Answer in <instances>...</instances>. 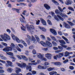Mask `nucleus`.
<instances>
[{
	"label": "nucleus",
	"instance_id": "nucleus-1",
	"mask_svg": "<svg viewBox=\"0 0 75 75\" xmlns=\"http://www.w3.org/2000/svg\"><path fill=\"white\" fill-rule=\"evenodd\" d=\"M17 65L19 67H20L21 68H25V67H26L27 70L29 69V71H31V67L30 66H27L26 64L25 63L22 62L21 63V64L17 63Z\"/></svg>",
	"mask_w": 75,
	"mask_h": 75
},
{
	"label": "nucleus",
	"instance_id": "nucleus-2",
	"mask_svg": "<svg viewBox=\"0 0 75 75\" xmlns=\"http://www.w3.org/2000/svg\"><path fill=\"white\" fill-rule=\"evenodd\" d=\"M0 36L5 41H7V40H10V36L6 33H4V35H1Z\"/></svg>",
	"mask_w": 75,
	"mask_h": 75
},
{
	"label": "nucleus",
	"instance_id": "nucleus-3",
	"mask_svg": "<svg viewBox=\"0 0 75 75\" xmlns=\"http://www.w3.org/2000/svg\"><path fill=\"white\" fill-rule=\"evenodd\" d=\"M25 28H27L28 31L30 32H31V30L30 28L33 30L35 29L34 26L33 25H30L29 27L28 25H26L25 26Z\"/></svg>",
	"mask_w": 75,
	"mask_h": 75
},
{
	"label": "nucleus",
	"instance_id": "nucleus-4",
	"mask_svg": "<svg viewBox=\"0 0 75 75\" xmlns=\"http://www.w3.org/2000/svg\"><path fill=\"white\" fill-rule=\"evenodd\" d=\"M3 51L5 52H9L10 51H12V48H11L10 47H6L3 49Z\"/></svg>",
	"mask_w": 75,
	"mask_h": 75
},
{
	"label": "nucleus",
	"instance_id": "nucleus-5",
	"mask_svg": "<svg viewBox=\"0 0 75 75\" xmlns=\"http://www.w3.org/2000/svg\"><path fill=\"white\" fill-rule=\"evenodd\" d=\"M45 56L48 59H51L52 55L51 54L48 53L45 54Z\"/></svg>",
	"mask_w": 75,
	"mask_h": 75
},
{
	"label": "nucleus",
	"instance_id": "nucleus-6",
	"mask_svg": "<svg viewBox=\"0 0 75 75\" xmlns=\"http://www.w3.org/2000/svg\"><path fill=\"white\" fill-rule=\"evenodd\" d=\"M47 66L44 67L41 65H39L38 66V68L40 69H47Z\"/></svg>",
	"mask_w": 75,
	"mask_h": 75
},
{
	"label": "nucleus",
	"instance_id": "nucleus-7",
	"mask_svg": "<svg viewBox=\"0 0 75 75\" xmlns=\"http://www.w3.org/2000/svg\"><path fill=\"white\" fill-rule=\"evenodd\" d=\"M65 4L68 6L69 4H72V1L71 0H67L65 2Z\"/></svg>",
	"mask_w": 75,
	"mask_h": 75
},
{
	"label": "nucleus",
	"instance_id": "nucleus-8",
	"mask_svg": "<svg viewBox=\"0 0 75 75\" xmlns=\"http://www.w3.org/2000/svg\"><path fill=\"white\" fill-rule=\"evenodd\" d=\"M51 13H52V16H54V18L56 20H57V21H58L59 20V19L58 18L57 16H56V15H55V13H54V12H51Z\"/></svg>",
	"mask_w": 75,
	"mask_h": 75
},
{
	"label": "nucleus",
	"instance_id": "nucleus-9",
	"mask_svg": "<svg viewBox=\"0 0 75 75\" xmlns=\"http://www.w3.org/2000/svg\"><path fill=\"white\" fill-rule=\"evenodd\" d=\"M50 31L51 32V33H52V34H53L54 35H56L57 34V32H56V31L54 29H50Z\"/></svg>",
	"mask_w": 75,
	"mask_h": 75
},
{
	"label": "nucleus",
	"instance_id": "nucleus-10",
	"mask_svg": "<svg viewBox=\"0 0 75 75\" xmlns=\"http://www.w3.org/2000/svg\"><path fill=\"white\" fill-rule=\"evenodd\" d=\"M46 44L47 45V46L49 47H52V43L48 41H47L46 42Z\"/></svg>",
	"mask_w": 75,
	"mask_h": 75
},
{
	"label": "nucleus",
	"instance_id": "nucleus-11",
	"mask_svg": "<svg viewBox=\"0 0 75 75\" xmlns=\"http://www.w3.org/2000/svg\"><path fill=\"white\" fill-rule=\"evenodd\" d=\"M59 14L62 17H66L67 18H68V16L66 15V14H65V13H59Z\"/></svg>",
	"mask_w": 75,
	"mask_h": 75
},
{
	"label": "nucleus",
	"instance_id": "nucleus-12",
	"mask_svg": "<svg viewBox=\"0 0 75 75\" xmlns=\"http://www.w3.org/2000/svg\"><path fill=\"white\" fill-rule=\"evenodd\" d=\"M6 62L10 67H14V65L12 64H13V63L11 62L10 61H6Z\"/></svg>",
	"mask_w": 75,
	"mask_h": 75
},
{
	"label": "nucleus",
	"instance_id": "nucleus-13",
	"mask_svg": "<svg viewBox=\"0 0 75 75\" xmlns=\"http://www.w3.org/2000/svg\"><path fill=\"white\" fill-rule=\"evenodd\" d=\"M40 19L43 25H47V23H46V22L45 20H44L42 18H41Z\"/></svg>",
	"mask_w": 75,
	"mask_h": 75
},
{
	"label": "nucleus",
	"instance_id": "nucleus-14",
	"mask_svg": "<svg viewBox=\"0 0 75 75\" xmlns=\"http://www.w3.org/2000/svg\"><path fill=\"white\" fill-rule=\"evenodd\" d=\"M32 40L33 41V42H34L35 44L37 43V41H36L35 38L33 35L32 36Z\"/></svg>",
	"mask_w": 75,
	"mask_h": 75
},
{
	"label": "nucleus",
	"instance_id": "nucleus-15",
	"mask_svg": "<svg viewBox=\"0 0 75 75\" xmlns=\"http://www.w3.org/2000/svg\"><path fill=\"white\" fill-rule=\"evenodd\" d=\"M44 6L45 7V8L47 9V10H50V9L51 8L50 6L47 4H45L44 5Z\"/></svg>",
	"mask_w": 75,
	"mask_h": 75
},
{
	"label": "nucleus",
	"instance_id": "nucleus-16",
	"mask_svg": "<svg viewBox=\"0 0 75 75\" xmlns=\"http://www.w3.org/2000/svg\"><path fill=\"white\" fill-rule=\"evenodd\" d=\"M21 57L23 60H24L26 61H28V58H27L25 56L23 55H21Z\"/></svg>",
	"mask_w": 75,
	"mask_h": 75
},
{
	"label": "nucleus",
	"instance_id": "nucleus-17",
	"mask_svg": "<svg viewBox=\"0 0 75 75\" xmlns=\"http://www.w3.org/2000/svg\"><path fill=\"white\" fill-rule=\"evenodd\" d=\"M37 56L38 58H40L41 59L42 58L43 56L40 53H38L37 55Z\"/></svg>",
	"mask_w": 75,
	"mask_h": 75
},
{
	"label": "nucleus",
	"instance_id": "nucleus-18",
	"mask_svg": "<svg viewBox=\"0 0 75 75\" xmlns=\"http://www.w3.org/2000/svg\"><path fill=\"white\" fill-rule=\"evenodd\" d=\"M64 24L65 25V28H70L71 27L69 26V25L68 24H67L66 23H64Z\"/></svg>",
	"mask_w": 75,
	"mask_h": 75
},
{
	"label": "nucleus",
	"instance_id": "nucleus-19",
	"mask_svg": "<svg viewBox=\"0 0 75 75\" xmlns=\"http://www.w3.org/2000/svg\"><path fill=\"white\" fill-rule=\"evenodd\" d=\"M21 70L20 68L16 67V72L17 74H18L19 72H21Z\"/></svg>",
	"mask_w": 75,
	"mask_h": 75
},
{
	"label": "nucleus",
	"instance_id": "nucleus-20",
	"mask_svg": "<svg viewBox=\"0 0 75 75\" xmlns=\"http://www.w3.org/2000/svg\"><path fill=\"white\" fill-rule=\"evenodd\" d=\"M10 48H12V50H13V48H14L16 47V45H15L14 44V43H11L10 45Z\"/></svg>",
	"mask_w": 75,
	"mask_h": 75
},
{
	"label": "nucleus",
	"instance_id": "nucleus-21",
	"mask_svg": "<svg viewBox=\"0 0 75 75\" xmlns=\"http://www.w3.org/2000/svg\"><path fill=\"white\" fill-rule=\"evenodd\" d=\"M50 37H51L52 40H53V41H56V42H58V40H57V39H56V38H55V37L52 35H50Z\"/></svg>",
	"mask_w": 75,
	"mask_h": 75
},
{
	"label": "nucleus",
	"instance_id": "nucleus-22",
	"mask_svg": "<svg viewBox=\"0 0 75 75\" xmlns=\"http://www.w3.org/2000/svg\"><path fill=\"white\" fill-rule=\"evenodd\" d=\"M13 71V69L11 68H8L7 69V71L8 72H10V73H11Z\"/></svg>",
	"mask_w": 75,
	"mask_h": 75
},
{
	"label": "nucleus",
	"instance_id": "nucleus-23",
	"mask_svg": "<svg viewBox=\"0 0 75 75\" xmlns=\"http://www.w3.org/2000/svg\"><path fill=\"white\" fill-rule=\"evenodd\" d=\"M59 8V10H60V11L61 12H63V10H65V9H66V8L65 7H64L63 8V9L61 8L60 7H58Z\"/></svg>",
	"mask_w": 75,
	"mask_h": 75
},
{
	"label": "nucleus",
	"instance_id": "nucleus-24",
	"mask_svg": "<svg viewBox=\"0 0 75 75\" xmlns=\"http://www.w3.org/2000/svg\"><path fill=\"white\" fill-rule=\"evenodd\" d=\"M29 61L30 62H31L32 63H34L35 62V61L33 60L34 59H32L30 58H29Z\"/></svg>",
	"mask_w": 75,
	"mask_h": 75
},
{
	"label": "nucleus",
	"instance_id": "nucleus-25",
	"mask_svg": "<svg viewBox=\"0 0 75 75\" xmlns=\"http://www.w3.org/2000/svg\"><path fill=\"white\" fill-rule=\"evenodd\" d=\"M54 65H61L62 64L60 62H56L54 63Z\"/></svg>",
	"mask_w": 75,
	"mask_h": 75
},
{
	"label": "nucleus",
	"instance_id": "nucleus-26",
	"mask_svg": "<svg viewBox=\"0 0 75 75\" xmlns=\"http://www.w3.org/2000/svg\"><path fill=\"white\" fill-rule=\"evenodd\" d=\"M29 65H37V62H35L33 63H28Z\"/></svg>",
	"mask_w": 75,
	"mask_h": 75
},
{
	"label": "nucleus",
	"instance_id": "nucleus-27",
	"mask_svg": "<svg viewBox=\"0 0 75 75\" xmlns=\"http://www.w3.org/2000/svg\"><path fill=\"white\" fill-rule=\"evenodd\" d=\"M11 36L12 37V38L13 40H16V38H17V37H16L15 35L12 34H11Z\"/></svg>",
	"mask_w": 75,
	"mask_h": 75
},
{
	"label": "nucleus",
	"instance_id": "nucleus-28",
	"mask_svg": "<svg viewBox=\"0 0 75 75\" xmlns=\"http://www.w3.org/2000/svg\"><path fill=\"white\" fill-rule=\"evenodd\" d=\"M62 38H63V39H64V40H65L66 42H67V43H69V42H68V40L67 38H66L65 37H64V36H62Z\"/></svg>",
	"mask_w": 75,
	"mask_h": 75
},
{
	"label": "nucleus",
	"instance_id": "nucleus-29",
	"mask_svg": "<svg viewBox=\"0 0 75 75\" xmlns=\"http://www.w3.org/2000/svg\"><path fill=\"white\" fill-rule=\"evenodd\" d=\"M6 53L7 54H8V55L12 56V57L13 56V55H14L13 53L11 52H6Z\"/></svg>",
	"mask_w": 75,
	"mask_h": 75
},
{
	"label": "nucleus",
	"instance_id": "nucleus-30",
	"mask_svg": "<svg viewBox=\"0 0 75 75\" xmlns=\"http://www.w3.org/2000/svg\"><path fill=\"white\" fill-rule=\"evenodd\" d=\"M40 43L43 47H46V44L44 42L42 41Z\"/></svg>",
	"mask_w": 75,
	"mask_h": 75
},
{
	"label": "nucleus",
	"instance_id": "nucleus-31",
	"mask_svg": "<svg viewBox=\"0 0 75 75\" xmlns=\"http://www.w3.org/2000/svg\"><path fill=\"white\" fill-rule=\"evenodd\" d=\"M35 37L37 41H38V42H40V38H39V37H38V36L35 35Z\"/></svg>",
	"mask_w": 75,
	"mask_h": 75
},
{
	"label": "nucleus",
	"instance_id": "nucleus-32",
	"mask_svg": "<svg viewBox=\"0 0 75 75\" xmlns=\"http://www.w3.org/2000/svg\"><path fill=\"white\" fill-rule=\"evenodd\" d=\"M38 28L40 29V30H42V31H46V29L42 27L39 26Z\"/></svg>",
	"mask_w": 75,
	"mask_h": 75
},
{
	"label": "nucleus",
	"instance_id": "nucleus-33",
	"mask_svg": "<svg viewBox=\"0 0 75 75\" xmlns=\"http://www.w3.org/2000/svg\"><path fill=\"white\" fill-rule=\"evenodd\" d=\"M69 55V52H68L66 51L65 52V55H64L65 57H68V56Z\"/></svg>",
	"mask_w": 75,
	"mask_h": 75
},
{
	"label": "nucleus",
	"instance_id": "nucleus-34",
	"mask_svg": "<svg viewBox=\"0 0 75 75\" xmlns=\"http://www.w3.org/2000/svg\"><path fill=\"white\" fill-rule=\"evenodd\" d=\"M57 71H52L50 72V75H53L55 74H57Z\"/></svg>",
	"mask_w": 75,
	"mask_h": 75
},
{
	"label": "nucleus",
	"instance_id": "nucleus-35",
	"mask_svg": "<svg viewBox=\"0 0 75 75\" xmlns=\"http://www.w3.org/2000/svg\"><path fill=\"white\" fill-rule=\"evenodd\" d=\"M59 41L60 42V43H61L62 44H65V41H64L63 40H59Z\"/></svg>",
	"mask_w": 75,
	"mask_h": 75
},
{
	"label": "nucleus",
	"instance_id": "nucleus-36",
	"mask_svg": "<svg viewBox=\"0 0 75 75\" xmlns=\"http://www.w3.org/2000/svg\"><path fill=\"white\" fill-rule=\"evenodd\" d=\"M16 48L17 49V50L19 51V52H21V49L18 47H16Z\"/></svg>",
	"mask_w": 75,
	"mask_h": 75
},
{
	"label": "nucleus",
	"instance_id": "nucleus-37",
	"mask_svg": "<svg viewBox=\"0 0 75 75\" xmlns=\"http://www.w3.org/2000/svg\"><path fill=\"white\" fill-rule=\"evenodd\" d=\"M11 58L13 59L12 62H14V61L16 60V58L14 57H11Z\"/></svg>",
	"mask_w": 75,
	"mask_h": 75
},
{
	"label": "nucleus",
	"instance_id": "nucleus-38",
	"mask_svg": "<svg viewBox=\"0 0 75 75\" xmlns=\"http://www.w3.org/2000/svg\"><path fill=\"white\" fill-rule=\"evenodd\" d=\"M57 17L61 20L62 21H64V19L61 16H60L59 15H57Z\"/></svg>",
	"mask_w": 75,
	"mask_h": 75
},
{
	"label": "nucleus",
	"instance_id": "nucleus-39",
	"mask_svg": "<svg viewBox=\"0 0 75 75\" xmlns=\"http://www.w3.org/2000/svg\"><path fill=\"white\" fill-rule=\"evenodd\" d=\"M54 68H49L47 69L48 71H52L54 70Z\"/></svg>",
	"mask_w": 75,
	"mask_h": 75
},
{
	"label": "nucleus",
	"instance_id": "nucleus-40",
	"mask_svg": "<svg viewBox=\"0 0 75 75\" xmlns=\"http://www.w3.org/2000/svg\"><path fill=\"white\" fill-rule=\"evenodd\" d=\"M41 60H42V61H47V59L45 57H44L43 56L42 57V59H41Z\"/></svg>",
	"mask_w": 75,
	"mask_h": 75
},
{
	"label": "nucleus",
	"instance_id": "nucleus-41",
	"mask_svg": "<svg viewBox=\"0 0 75 75\" xmlns=\"http://www.w3.org/2000/svg\"><path fill=\"white\" fill-rule=\"evenodd\" d=\"M1 58L2 59H3L4 60H5L7 59V58L6 57H4V56H2L1 57Z\"/></svg>",
	"mask_w": 75,
	"mask_h": 75
},
{
	"label": "nucleus",
	"instance_id": "nucleus-42",
	"mask_svg": "<svg viewBox=\"0 0 75 75\" xmlns=\"http://www.w3.org/2000/svg\"><path fill=\"white\" fill-rule=\"evenodd\" d=\"M52 2L54 3H55V4H57V5H58L59 4L57 2L55 1L54 0H52Z\"/></svg>",
	"mask_w": 75,
	"mask_h": 75
},
{
	"label": "nucleus",
	"instance_id": "nucleus-43",
	"mask_svg": "<svg viewBox=\"0 0 75 75\" xmlns=\"http://www.w3.org/2000/svg\"><path fill=\"white\" fill-rule=\"evenodd\" d=\"M52 43L53 45L54 46H57V43L55 42L54 41H52Z\"/></svg>",
	"mask_w": 75,
	"mask_h": 75
},
{
	"label": "nucleus",
	"instance_id": "nucleus-44",
	"mask_svg": "<svg viewBox=\"0 0 75 75\" xmlns=\"http://www.w3.org/2000/svg\"><path fill=\"white\" fill-rule=\"evenodd\" d=\"M40 37L43 40H45V37L43 35H40Z\"/></svg>",
	"mask_w": 75,
	"mask_h": 75
},
{
	"label": "nucleus",
	"instance_id": "nucleus-45",
	"mask_svg": "<svg viewBox=\"0 0 75 75\" xmlns=\"http://www.w3.org/2000/svg\"><path fill=\"white\" fill-rule=\"evenodd\" d=\"M16 40L17 42H20V40H19V39L17 38V37H16Z\"/></svg>",
	"mask_w": 75,
	"mask_h": 75
},
{
	"label": "nucleus",
	"instance_id": "nucleus-46",
	"mask_svg": "<svg viewBox=\"0 0 75 75\" xmlns=\"http://www.w3.org/2000/svg\"><path fill=\"white\" fill-rule=\"evenodd\" d=\"M58 33L60 35H62V33L61 31L60 30L58 31Z\"/></svg>",
	"mask_w": 75,
	"mask_h": 75
},
{
	"label": "nucleus",
	"instance_id": "nucleus-47",
	"mask_svg": "<svg viewBox=\"0 0 75 75\" xmlns=\"http://www.w3.org/2000/svg\"><path fill=\"white\" fill-rule=\"evenodd\" d=\"M68 8L69 10H71V11H74V8L71 7H68Z\"/></svg>",
	"mask_w": 75,
	"mask_h": 75
},
{
	"label": "nucleus",
	"instance_id": "nucleus-48",
	"mask_svg": "<svg viewBox=\"0 0 75 75\" xmlns=\"http://www.w3.org/2000/svg\"><path fill=\"white\" fill-rule=\"evenodd\" d=\"M47 23L49 25H52V23H51V21H50L49 20H47Z\"/></svg>",
	"mask_w": 75,
	"mask_h": 75
},
{
	"label": "nucleus",
	"instance_id": "nucleus-49",
	"mask_svg": "<svg viewBox=\"0 0 75 75\" xmlns=\"http://www.w3.org/2000/svg\"><path fill=\"white\" fill-rule=\"evenodd\" d=\"M2 45H4V46H7V44L6 43H4V42H1Z\"/></svg>",
	"mask_w": 75,
	"mask_h": 75
},
{
	"label": "nucleus",
	"instance_id": "nucleus-50",
	"mask_svg": "<svg viewBox=\"0 0 75 75\" xmlns=\"http://www.w3.org/2000/svg\"><path fill=\"white\" fill-rule=\"evenodd\" d=\"M69 61V60L68 59H67L66 60H65L63 62V63L64 64H66V63H67V62H68Z\"/></svg>",
	"mask_w": 75,
	"mask_h": 75
},
{
	"label": "nucleus",
	"instance_id": "nucleus-51",
	"mask_svg": "<svg viewBox=\"0 0 75 75\" xmlns=\"http://www.w3.org/2000/svg\"><path fill=\"white\" fill-rule=\"evenodd\" d=\"M20 20L21 23H24V21L22 18H20Z\"/></svg>",
	"mask_w": 75,
	"mask_h": 75
},
{
	"label": "nucleus",
	"instance_id": "nucleus-52",
	"mask_svg": "<svg viewBox=\"0 0 75 75\" xmlns=\"http://www.w3.org/2000/svg\"><path fill=\"white\" fill-rule=\"evenodd\" d=\"M23 12L22 13V14H23L24 16H25V13H27V11L25 10L23 11Z\"/></svg>",
	"mask_w": 75,
	"mask_h": 75
},
{
	"label": "nucleus",
	"instance_id": "nucleus-53",
	"mask_svg": "<svg viewBox=\"0 0 75 75\" xmlns=\"http://www.w3.org/2000/svg\"><path fill=\"white\" fill-rule=\"evenodd\" d=\"M36 21L37 25H39V24H40V21L38 20L37 21V20H36Z\"/></svg>",
	"mask_w": 75,
	"mask_h": 75
},
{
	"label": "nucleus",
	"instance_id": "nucleus-54",
	"mask_svg": "<svg viewBox=\"0 0 75 75\" xmlns=\"http://www.w3.org/2000/svg\"><path fill=\"white\" fill-rule=\"evenodd\" d=\"M18 45L20 48H23V46L22 45L19 44H18Z\"/></svg>",
	"mask_w": 75,
	"mask_h": 75
},
{
	"label": "nucleus",
	"instance_id": "nucleus-55",
	"mask_svg": "<svg viewBox=\"0 0 75 75\" xmlns=\"http://www.w3.org/2000/svg\"><path fill=\"white\" fill-rule=\"evenodd\" d=\"M27 37H28V40H31V36L28 35H27Z\"/></svg>",
	"mask_w": 75,
	"mask_h": 75
},
{
	"label": "nucleus",
	"instance_id": "nucleus-56",
	"mask_svg": "<svg viewBox=\"0 0 75 75\" xmlns=\"http://www.w3.org/2000/svg\"><path fill=\"white\" fill-rule=\"evenodd\" d=\"M44 64L45 65H46V66L48 65H50V63L49 62H47L45 63Z\"/></svg>",
	"mask_w": 75,
	"mask_h": 75
},
{
	"label": "nucleus",
	"instance_id": "nucleus-57",
	"mask_svg": "<svg viewBox=\"0 0 75 75\" xmlns=\"http://www.w3.org/2000/svg\"><path fill=\"white\" fill-rule=\"evenodd\" d=\"M29 48L30 50H32L34 48V46L33 45H31L29 47Z\"/></svg>",
	"mask_w": 75,
	"mask_h": 75
},
{
	"label": "nucleus",
	"instance_id": "nucleus-58",
	"mask_svg": "<svg viewBox=\"0 0 75 75\" xmlns=\"http://www.w3.org/2000/svg\"><path fill=\"white\" fill-rule=\"evenodd\" d=\"M59 11L58 10V9H56L55 11V12L56 13H57V14H59Z\"/></svg>",
	"mask_w": 75,
	"mask_h": 75
},
{
	"label": "nucleus",
	"instance_id": "nucleus-59",
	"mask_svg": "<svg viewBox=\"0 0 75 75\" xmlns=\"http://www.w3.org/2000/svg\"><path fill=\"white\" fill-rule=\"evenodd\" d=\"M69 68L70 69H71V70H73L74 69V67L73 66H70Z\"/></svg>",
	"mask_w": 75,
	"mask_h": 75
},
{
	"label": "nucleus",
	"instance_id": "nucleus-60",
	"mask_svg": "<svg viewBox=\"0 0 75 75\" xmlns=\"http://www.w3.org/2000/svg\"><path fill=\"white\" fill-rule=\"evenodd\" d=\"M13 50L14 52H15V53L17 52V50L15 49V48H13Z\"/></svg>",
	"mask_w": 75,
	"mask_h": 75
},
{
	"label": "nucleus",
	"instance_id": "nucleus-61",
	"mask_svg": "<svg viewBox=\"0 0 75 75\" xmlns=\"http://www.w3.org/2000/svg\"><path fill=\"white\" fill-rule=\"evenodd\" d=\"M6 31L7 33H8L9 34H10V33H11V30L8 29H6Z\"/></svg>",
	"mask_w": 75,
	"mask_h": 75
},
{
	"label": "nucleus",
	"instance_id": "nucleus-62",
	"mask_svg": "<svg viewBox=\"0 0 75 75\" xmlns=\"http://www.w3.org/2000/svg\"><path fill=\"white\" fill-rule=\"evenodd\" d=\"M56 57H57L58 58H61V57H62V56H60L59 55H59H56Z\"/></svg>",
	"mask_w": 75,
	"mask_h": 75
},
{
	"label": "nucleus",
	"instance_id": "nucleus-63",
	"mask_svg": "<svg viewBox=\"0 0 75 75\" xmlns=\"http://www.w3.org/2000/svg\"><path fill=\"white\" fill-rule=\"evenodd\" d=\"M32 74L33 75H35V74H37V72L36 71H32Z\"/></svg>",
	"mask_w": 75,
	"mask_h": 75
},
{
	"label": "nucleus",
	"instance_id": "nucleus-64",
	"mask_svg": "<svg viewBox=\"0 0 75 75\" xmlns=\"http://www.w3.org/2000/svg\"><path fill=\"white\" fill-rule=\"evenodd\" d=\"M68 23L71 25H74V24L72 23L71 22H68Z\"/></svg>",
	"mask_w": 75,
	"mask_h": 75
}]
</instances>
